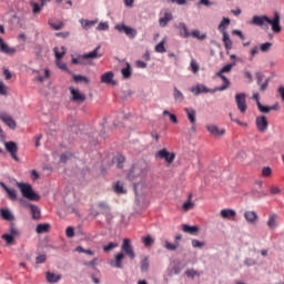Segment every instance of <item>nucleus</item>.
Instances as JSON below:
<instances>
[{
    "mask_svg": "<svg viewBox=\"0 0 284 284\" xmlns=\"http://www.w3.org/2000/svg\"><path fill=\"white\" fill-rule=\"evenodd\" d=\"M185 274L191 278H194V276H201V273H199V271H194V270H186Z\"/></svg>",
    "mask_w": 284,
    "mask_h": 284,
    "instance_id": "obj_55",
    "label": "nucleus"
},
{
    "mask_svg": "<svg viewBox=\"0 0 284 284\" xmlns=\"http://www.w3.org/2000/svg\"><path fill=\"white\" fill-rule=\"evenodd\" d=\"M183 232H185L186 234H196V232H199V226H190L187 224H184L182 226Z\"/></svg>",
    "mask_w": 284,
    "mask_h": 284,
    "instance_id": "obj_37",
    "label": "nucleus"
},
{
    "mask_svg": "<svg viewBox=\"0 0 284 284\" xmlns=\"http://www.w3.org/2000/svg\"><path fill=\"white\" fill-rule=\"evenodd\" d=\"M0 52H2L3 54H9L10 57H12V54L17 53V49L8 45L6 42L0 43Z\"/></svg>",
    "mask_w": 284,
    "mask_h": 284,
    "instance_id": "obj_21",
    "label": "nucleus"
},
{
    "mask_svg": "<svg viewBox=\"0 0 284 284\" xmlns=\"http://www.w3.org/2000/svg\"><path fill=\"white\" fill-rule=\"evenodd\" d=\"M50 231V224H38L36 232L37 234H45V232Z\"/></svg>",
    "mask_w": 284,
    "mask_h": 284,
    "instance_id": "obj_38",
    "label": "nucleus"
},
{
    "mask_svg": "<svg viewBox=\"0 0 284 284\" xmlns=\"http://www.w3.org/2000/svg\"><path fill=\"white\" fill-rule=\"evenodd\" d=\"M45 258H47L45 254L39 255L36 257V263L38 265H40L41 263H45Z\"/></svg>",
    "mask_w": 284,
    "mask_h": 284,
    "instance_id": "obj_62",
    "label": "nucleus"
},
{
    "mask_svg": "<svg viewBox=\"0 0 284 284\" xmlns=\"http://www.w3.org/2000/svg\"><path fill=\"white\" fill-rule=\"evenodd\" d=\"M220 215L222 216V219H227L229 221H232L236 216V211L232 209H223L220 212Z\"/></svg>",
    "mask_w": 284,
    "mask_h": 284,
    "instance_id": "obj_22",
    "label": "nucleus"
},
{
    "mask_svg": "<svg viewBox=\"0 0 284 284\" xmlns=\"http://www.w3.org/2000/svg\"><path fill=\"white\" fill-rule=\"evenodd\" d=\"M0 95L8 97V87L3 82H0Z\"/></svg>",
    "mask_w": 284,
    "mask_h": 284,
    "instance_id": "obj_53",
    "label": "nucleus"
},
{
    "mask_svg": "<svg viewBox=\"0 0 284 284\" xmlns=\"http://www.w3.org/2000/svg\"><path fill=\"white\" fill-rule=\"evenodd\" d=\"M276 221H278V215L276 213L271 214L267 221V226L270 227V230H276V227L278 226Z\"/></svg>",
    "mask_w": 284,
    "mask_h": 284,
    "instance_id": "obj_26",
    "label": "nucleus"
},
{
    "mask_svg": "<svg viewBox=\"0 0 284 284\" xmlns=\"http://www.w3.org/2000/svg\"><path fill=\"white\" fill-rule=\"evenodd\" d=\"M192 209H194V202H192V195H189V200L182 205V210L190 212Z\"/></svg>",
    "mask_w": 284,
    "mask_h": 284,
    "instance_id": "obj_39",
    "label": "nucleus"
},
{
    "mask_svg": "<svg viewBox=\"0 0 284 284\" xmlns=\"http://www.w3.org/2000/svg\"><path fill=\"white\" fill-rule=\"evenodd\" d=\"M190 37H193V39H199L200 41H204V39L207 38V36L201 34V31H199V30H193V31L190 33Z\"/></svg>",
    "mask_w": 284,
    "mask_h": 284,
    "instance_id": "obj_42",
    "label": "nucleus"
},
{
    "mask_svg": "<svg viewBox=\"0 0 284 284\" xmlns=\"http://www.w3.org/2000/svg\"><path fill=\"white\" fill-rule=\"evenodd\" d=\"M125 260V253L119 252L114 255V258L109 261V265L111 267H115L118 270H123V261Z\"/></svg>",
    "mask_w": 284,
    "mask_h": 284,
    "instance_id": "obj_7",
    "label": "nucleus"
},
{
    "mask_svg": "<svg viewBox=\"0 0 284 284\" xmlns=\"http://www.w3.org/2000/svg\"><path fill=\"white\" fill-rule=\"evenodd\" d=\"M73 80L75 83H80V81H83L84 83H90V80L83 75H73Z\"/></svg>",
    "mask_w": 284,
    "mask_h": 284,
    "instance_id": "obj_52",
    "label": "nucleus"
},
{
    "mask_svg": "<svg viewBox=\"0 0 284 284\" xmlns=\"http://www.w3.org/2000/svg\"><path fill=\"white\" fill-rule=\"evenodd\" d=\"M155 52H159L160 54H163L165 52V40H162L156 47Z\"/></svg>",
    "mask_w": 284,
    "mask_h": 284,
    "instance_id": "obj_45",
    "label": "nucleus"
},
{
    "mask_svg": "<svg viewBox=\"0 0 284 284\" xmlns=\"http://www.w3.org/2000/svg\"><path fill=\"white\" fill-rule=\"evenodd\" d=\"M190 92H192L194 97H199V94H207V92H212V90L207 89L204 84H196L190 89Z\"/></svg>",
    "mask_w": 284,
    "mask_h": 284,
    "instance_id": "obj_17",
    "label": "nucleus"
},
{
    "mask_svg": "<svg viewBox=\"0 0 284 284\" xmlns=\"http://www.w3.org/2000/svg\"><path fill=\"white\" fill-rule=\"evenodd\" d=\"M184 112L192 125V130H196V111L194 109L185 108Z\"/></svg>",
    "mask_w": 284,
    "mask_h": 284,
    "instance_id": "obj_16",
    "label": "nucleus"
},
{
    "mask_svg": "<svg viewBox=\"0 0 284 284\" xmlns=\"http://www.w3.org/2000/svg\"><path fill=\"white\" fill-rule=\"evenodd\" d=\"M140 265L141 272H148L150 270V258L148 256L142 257Z\"/></svg>",
    "mask_w": 284,
    "mask_h": 284,
    "instance_id": "obj_34",
    "label": "nucleus"
},
{
    "mask_svg": "<svg viewBox=\"0 0 284 284\" xmlns=\"http://www.w3.org/2000/svg\"><path fill=\"white\" fill-rule=\"evenodd\" d=\"M47 281L48 283H59V281H61V275H57L52 272H47Z\"/></svg>",
    "mask_w": 284,
    "mask_h": 284,
    "instance_id": "obj_31",
    "label": "nucleus"
},
{
    "mask_svg": "<svg viewBox=\"0 0 284 284\" xmlns=\"http://www.w3.org/2000/svg\"><path fill=\"white\" fill-rule=\"evenodd\" d=\"M178 29L180 30V36H182L183 39H187L190 37V31L184 22L179 23Z\"/></svg>",
    "mask_w": 284,
    "mask_h": 284,
    "instance_id": "obj_28",
    "label": "nucleus"
},
{
    "mask_svg": "<svg viewBox=\"0 0 284 284\" xmlns=\"http://www.w3.org/2000/svg\"><path fill=\"white\" fill-rule=\"evenodd\" d=\"M9 232V235H11L13 239H17V236H19V230L17 229V226H14V224L10 225Z\"/></svg>",
    "mask_w": 284,
    "mask_h": 284,
    "instance_id": "obj_46",
    "label": "nucleus"
},
{
    "mask_svg": "<svg viewBox=\"0 0 284 284\" xmlns=\"http://www.w3.org/2000/svg\"><path fill=\"white\" fill-rule=\"evenodd\" d=\"M113 190L116 194H125V189L123 187V183L122 182H116L113 185Z\"/></svg>",
    "mask_w": 284,
    "mask_h": 284,
    "instance_id": "obj_41",
    "label": "nucleus"
},
{
    "mask_svg": "<svg viewBox=\"0 0 284 284\" xmlns=\"http://www.w3.org/2000/svg\"><path fill=\"white\" fill-rule=\"evenodd\" d=\"M244 264L247 265L248 267H252V265H256V261L252 257H247L245 261H244Z\"/></svg>",
    "mask_w": 284,
    "mask_h": 284,
    "instance_id": "obj_63",
    "label": "nucleus"
},
{
    "mask_svg": "<svg viewBox=\"0 0 284 284\" xmlns=\"http://www.w3.org/2000/svg\"><path fill=\"white\" fill-rule=\"evenodd\" d=\"M123 79H130L132 77V67L126 63V67L121 70Z\"/></svg>",
    "mask_w": 284,
    "mask_h": 284,
    "instance_id": "obj_40",
    "label": "nucleus"
},
{
    "mask_svg": "<svg viewBox=\"0 0 284 284\" xmlns=\"http://www.w3.org/2000/svg\"><path fill=\"white\" fill-rule=\"evenodd\" d=\"M0 186L2 190H4V192H7L8 199H10V201H17V190L8 187V185H6L3 182H0Z\"/></svg>",
    "mask_w": 284,
    "mask_h": 284,
    "instance_id": "obj_20",
    "label": "nucleus"
},
{
    "mask_svg": "<svg viewBox=\"0 0 284 284\" xmlns=\"http://www.w3.org/2000/svg\"><path fill=\"white\" fill-rule=\"evenodd\" d=\"M172 19H173L172 13L165 12L164 17L159 19L160 27L165 28V26H168V22L172 21Z\"/></svg>",
    "mask_w": 284,
    "mask_h": 284,
    "instance_id": "obj_29",
    "label": "nucleus"
},
{
    "mask_svg": "<svg viewBox=\"0 0 284 284\" xmlns=\"http://www.w3.org/2000/svg\"><path fill=\"white\" fill-rule=\"evenodd\" d=\"M48 23L53 30H63V28H65V23H63L62 21L54 23V20L49 19Z\"/></svg>",
    "mask_w": 284,
    "mask_h": 284,
    "instance_id": "obj_36",
    "label": "nucleus"
},
{
    "mask_svg": "<svg viewBox=\"0 0 284 284\" xmlns=\"http://www.w3.org/2000/svg\"><path fill=\"white\" fill-rule=\"evenodd\" d=\"M0 216L4 220V221H13L14 216L12 215V213L10 212V210L7 209H0Z\"/></svg>",
    "mask_w": 284,
    "mask_h": 284,
    "instance_id": "obj_30",
    "label": "nucleus"
},
{
    "mask_svg": "<svg viewBox=\"0 0 284 284\" xmlns=\"http://www.w3.org/2000/svg\"><path fill=\"white\" fill-rule=\"evenodd\" d=\"M142 243L144 247H152V245H154V240L151 235H146L145 237H142Z\"/></svg>",
    "mask_w": 284,
    "mask_h": 284,
    "instance_id": "obj_43",
    "label": "nucleus"
},
{
    "mask_svg": "<svg viewBox=\"0 0 284 284\" xmlns=\"http://www.w3.org/2000/svg\"><path fill=\"white\" fill-rule=\"evenodd\" d=\"M70 93H71V100L74 101L75 103H83L85 101V95L81 94L79 90L74 88H70Z\"/></svg>",
    "mask_w": 284,
    "mask_h": 284,
    "instance_id": "obj_18",
    "label": "nucleus"
},
{
    "mask_svg": "<svg viewBox=\"0 0 284 284\" xmlns=\"http://www.w3.org/2000/svg\"><path fill=\"white\" fill-rule=\"evenodd\" d=\"M110 29V24H108V22H100L97 27V30L102 31V30H109Z\"/></svg>",
    "mask_w": 284,
    "mask_h": 284,
    "instance_id": "obj_57",
    "label": "nucleus"
},
{
    "mask_svg": "<svg viewBox=\"0 0 284 284\" xmlns=\"http://www.w3.org/2000/svg\"><path fill=\"white\" fill-rule=\"evenodd\" d=\"M61 50H62V51L60 52V51H59V48L55 47V48L53 49V52H54V54H55L58 68H59L60 70L65 71V70H68V65L61 61V59H63V57H65V47H62Z\"/></svg>",
    "mask_w": 284,
    "mask_h": 284,
    "instance_id": "obj_6",
    "label": "nucleus"
},
{
    "mask_svg": "<svg viewBox=\"0 0 284 284\" xmlns=\"http://www.w3.org/2000/svg\"><path fill=\"white\" fill-rule=\"evenodd\" d=\"M101 83L114 84V73L112 71L105 72L101 75Z\"/></svg>",
    "mask_w": 284,
    "mask_h": 284,
    "instance_id": "obj_25",
    "label": "nucleus"
},
{
    "mask_svg": "<svg viewBox=\"0 0 284 284\" xmlns=\"http://www.w3.org/2000/svg\"><path fill=\"white\" fill-rule=\"evenodd\" d=\"M234 65H236V62H232L230 64H226L219 72L222 73V74H225V72H231L232 68H234Z\"/></svg>",
    "mask_w": 284,
    "mask_h": 284,
    "instance_id": "obj_44",
    "label": "nucleus"
},
{
    "mask_svg": "<svg viewBox=\"0 0 284 284\" xmlns=\"http://www.w3.org/2000/svg\"><path fill=\"white\" fill-rule=\"evenodd\" d=\"M113 163H115L119 170L123 169V163H125V156L116 155L113 158Z\"/></svg>",
    "mask_w": 284,
    "mask_h": 284,
    "instance_id": "obj_33",
    "label": "nucleus"
},
{
    "mask_svg": "<svg viewBox=\"0 0 284 284\" xmlns=\"http://www.w3.org/2000/svg\"><path fill=\"white\" fill-rule=\"evenodd\" d=\"M97 207L100 209L101 214H103L108 221L112 220V212L110 211V206L105 202H99Z\"/></svg>",
    "mask_w": 284,
    "mask_h": 284,
    "instance_id": "obj_15",
    "label": "nucleus"
},
{
    "mask_svg": "<svg viewBox=\"0 0 284 284\" xmlns=\"http://www.w3.org/2000/svg\"><path fill=\"white\" fill-rule=\"evenodd\" d=\"M65 234H67L68 239H73V236H74V227L68 226L67 230H65Z\"/></svg>",
    "mask_w": 284,
    "mask_h": 284,
    "instance_id": "obj_58",
    "label": "nucleus"
},
{
    "mask_svg": "<svg viewBox=\"0 0 284 284\" xmlns=\"http://www.w3.org/2000/svg\"><path fill=\"white\" fill-rule=\"evenodd\" d=\"M0 120L3 121L8 128H11V130L17 128V122L6 112H0Z\"/></svg>",
    "mask_w": 284,
    "mask_h": 284,
    "instance_id": "obj_14",
    "label": "nucleus"
},
{
    "mask_svg": "<svg viewBox=\"0 0 284 284\" xmlns=\"http://www.w3.org/2000/svg\"><path fill=\"white\" fill-rule=\"evenodd\" d=\"M244 219L250 225H256L258 223V214L254 211H245Z\"/></svg>",
    "mask_w": 284,
    "mask_h": 284,
    "instance_id": "obj_13",
    "label": "nucleus"
},
{
    "mask_svg": "<svg viewBox=\"0 0 284 284\" xmlns=\"http://www.w3.org/2000/svg\"><path fill=\"white\" fill-rule=\"evenodd\" d=\"M163 115L170 116V121H172V123H179V119H176V116L173 113H170V111H163Z\"/></svg>",
    "mask_w": 284,
    "mask_h": 284,
    "instance_id": "obj_50",
    "label": "nucleus"
},
{
    "mask_svg": "<svg viewBox=\"0 0 284 284\" xmlns=\"http://www.w3.org/2000/svg\"><path fill=\"white\" fill-rule=\"evenodd\" d=\"M121 252L129 256L131 261H134L136 258V253H134V247L132 246V243L130 239H124L121 245Z\"/></svg>",
    "mask_w": 284,
    "mask_h": 284,
    "instance_id": "obj_3",
    "label": "nucleus"
},
{
    "mask_svg": "<svg viewBox=\"0 0 284 284\" xmlns=\"http://www.w3.org/2000/svg\"><path fill=\"white\" fill-rule=\"evenodd\" d=\"M217 77H220V79L224 81V85L219 88L220 92H223V90H227V88H230V80L227 79V77L220 72H217Z\"/></svg>",
    "mask_w": 284,
    "mask_h": 284,
    "instance_id": "obj_32",
    "label": "nucleus"
},
{
    "mask_svg": "<svg viewBox=\"0 0 284 284\" xmlns=\"http://www.w3.org/2000/svg\"><path fill=\"white\" fill-rule=\"evenodd\" d=\"M262 175L263 176H271L272 175V169L270 166L262 169Z\"/></svg>",
    "mask_w": 284,
    "mask_h": 284,
    "instance_id": "obj_61",
    "label": "nucleus"
},
{
    "mask_svg": "<svg viewBox=\"0 0 284 284\" xmlns=\"http://www.w3.org/2000/svg\"><path fill=\"white\" fill-rule=\"evenodd\" d=\"M20 203H23V205L26 207H29L30 209V212H31V215H32V219L34 221H39V219H41V210L39 209V206L34 205V204H30L23 200H20Z\"/></svg>",
    "mask_w": 284,
    "mask_h": 284,
    "instance_id": "obj_10",
    "label": "nucleus"
},
{
    "mask_svg": "<svg viewBox=\"0 0 284 284\" xmlns=\"http://www.w3.org/2000/svg\"><path fill=\"white\" fill-rule=\"evenodd\" d=\"M173 98H174V101H176L178 103H183L185 95H183V92H181V90H178V88L174 87Z\"/></svg>",
    "mask_w": 284,
    "mask_h": 284,
    "instance_id": "obj_27",
    "label": "nucleus"
},
{
    "mask_svg": "<svg viewBox=\"0 0 284 284\" xmlns=\"http://www.w3.org/2000/svg\"><path fill=\"white\" fill-rule=\"evenodd\" d=\"M156 159H164L166 163H174L176 154L174 152H169L168 149H162L155 153Z\"/></svg>",
    "mask_w": 284,
    "mask_h": 284,
    "instance_id": "obj_4",
    "label": "nucleus"
},
{
    "mask_svg": "<svg viewBox=\"0 0 284 284\" xmlns=\"http://www.w3.org/2000/svg\"><path fill=\"white\" fill-rule=\"evenodd\" d=\"M257 109H258L260 112H262L263 114H270V112H271L270 106L262 105L261 102H257Z\"/></svg>",
    "mask_w": 284,
    "mask_h": 284,
    "instance_id": "obj_49",
    "label": "nucleus"
},
{
    "mask_svg": "<svg viewBox=\"0 0 284 284\" xmlns=\"http://www.w3.org/2000/svg\"><path fill=\"white\" fill-rule=\"evenodd\" d=\"M115 30L124 32V34H126V37H129L130 39H134L136 37V29L128 27L125 24H116Z\"/></svg>",
    "mask_w": 284,
    "mask_h": 284,
    "instance_id": "obj_12",
    "label": "nucleus"
},
{
    "mask_svg": "<svg viewBox=\"0 0 284 284\" xmlns=\"http://www.w3.org/2000/svg\"><path fill=\"white\" fill-rule=\"evenodd\" d=\"M235 103L237 105V110H240L242 114H245L247 112V102L245 93H237L235 95Z\"/></svg>",
    "mask_w": 284,
    "mask_h": 284,
    "instance_id": "obj_5",
    "label": "nucleus"
},
{
    "mask_svg": "<svg viewBox=\"0 0 284 284\" xmlns=\"http://www.w3.org/2000/svg\"><path fill=\"white\" fill-rule=\"evenodd\" d=\"M80 23L83 30H90V28H94L99 23V20L80 19Z\"/></svg>",
    "mask_w": 284,
    "mask_h": 284,
    "instance_id": "obj_24",
    "label": "nucleus"
},
{
    "mask_svg": "<svg viewBox=\"0 0 284 284\" xmlns=\"http://www.w3.org/2000/svg\"><path fill=\"white\" fill-rule=\"evenodd\" d=\"M115 247H119V243L110 242L108 245L103 246V252H110Z\"/></svg>",
    "mask_w": 284,
    "mask_h": 284,
    "instance_id": "obj_47",
    "label": "nucleus"
},
{
    "mask_svg": "<svg viewBox=\"0 0 284 284\" xmlns=\"http://www.w3.org/2000/svg\"><path fill=\"white\" fill-rule=\"evenodd\" d=\"M99 50H101V45H98L93 51L83 54L82 59H101L103 54H99Z\"/></svg>",
    "mask_w": 284,
    "mask_h": 284,
    "instance_id": "obj_23",
    "label": "nucleus"
},
{
    "mask_svg": "<svg viewBox=\"0 0 284 284\" xmlns=\"http://www.w3.org/2000/svg\"><path fill=\"white\" fill-rule=\"evenodd\" d=\"M4 148L9 154H11V159L13 161H17L19 163V156L17 155V152H19V146H17V143L13 141L6 142Z\"/></svg>",
    "mask_w": 284,
    "mask_h": 284,
    "instance_id": "obj_9",
    "label": "nucleus"
},
{
    "mask_svg": "<svg viewBox=\"0 0 284 284\" xmlns=\"http://www.w3.org/2000/svg\"><path fill=\"white\" fill-rule=\"evenodd\" d=\"M257 53H258V47H255V48L251 49V51H250V54H251L250 61H253L254 57H256Z\"/></svg>",
    "mask_w": 284,
    "mask_h": 284,
    "instance_id": "obj_64",
    "label": "nucleus"
},
{
    "mask_svg": "<svg viewBox=\"0 0 284 284\" xmlns=\"http://www.w3.org/2000/svg\"><path fill=\"white\" fill-rule=\"evenodd\" d=\"M227 26H230V18H223L219 26V30L225 29Z\"/></svg>",
    "mask_w": 284,
    "mask_h": 284,
    "instance_id": "obj_54",
    "label": "nucleus"
},
{
    "mask_svg": "<svg viewBox=\"0 0 284 284\" xmlns=\"http://www.w3.org/2000/svg\"><path fill=\"white\" fill-rule=\"evenodd\" d=\"M17 187L20 190L23 199L28 201H40L41 196L34 192V189L29 183L18 182Z\"/></svg>",
    "mask_w": 284,
    "mask_h": 284,
    "instance_id": "obj_2",
    "label": "nucleus"
},
{
    "mask_svg": "<svg viewBox=\"0 0 284 284\" xmlns=\"http://www.w3.org/2000/svg\"><path fill=\"white\" fill-rule=\"evenodd\" d=\"M192 246L193 247H204L205 246V243L204 242H201L199 240H192Z\"/></svg>",
    "mask_w": 284,
    "mask_h": 284,
    "instance_id": "obj_60",
    "label": "nucleus"
},
{
    "mask_svg": "<svg viewBox=\"0 0 284 284\" xmlns=\"http://www.w3.org/2000/svg\"><path fill=\"white\" fill-rule=\"evenodd\" d=\"M251 23L252 26H258L260 28H267V26H271L274 34H280V32L283 30V27H281V13L278 12H274L273 19L267 16H254Z\"/></svg>",
    "mask_w": 284,
    "mask_h": 284,
    "instance_id": "obj_1",
    "label": "nucleus"
},
{
    "mask_svg": "<svg viewBox=\"0 0 284 284\" xmlns=\"http://www.w3.org/2000/svg\"><path fill=\"white\" fill-rule=\"evenodd\" d=\"M164 247H165L166 250H170L171 252H174V251H176V247H179V245L172 244V243H170L169 241H165Z\"/></svg>",
    "mask_w": 284,
    "mask_h": 284,
    "instance_id": "obj_56",
    "label": "nucleus"
},
{
    "mask_svg": "<svg viewBox=\"0 0 284 284\" xmlns=\"http://www.w3.org/2000/svg\"><path fill=\"white\" fill-rule=\"evenodd\" d=\"M3 241H6L7 245H12L14 242V237L8 233L2 235Z\"/></svg>",
    "mask_w": 284,
    "mask_h": 284,
    "instance_id": "obj_48",
    "label": "nucleus"
},
{
    "mask_svg": "<svg viewBox=\"0 0 284 284\" xmlns=\"http://www.w3.org/2000/svg\"><path fill=\"white\" fill-rule=\"evenodd\" d=\"M207 132L215 139H221V136H225V129H219L217 125L214 124H207L206 125Z\"/></svg>",
    "mask_w": 284,
    "mask_h": 284,
    "instance_id": "obj_11",
    "label": "nucleus"
},
{
    "mask_svg": "<svg viewBox=\"0 0 284 284\" xmlns=\"http://www.w3.org/2000/svg\"><path fill=\"white\" fill-rule=\"evenodd\" d=\"M270 48H272V42H266V43L261 44L260 50L262 52H267L270 50Z\"/></svg>",
    "mask_w": 284,
    "mask_h": 284,
    "instance_id": "obj_59",
    "label": "nucleus"
},
{
    "mask_svg": "<svg viewBox=\"0 0 284 284\" xmlns=\"http://www.w3.org/2000/svg\"><path fill=\"white\" fill-rule=\"evenodd\" d=\"M223 43L226 50H232V40L226 31H223Z\"/></svg>",
    "mask_w": 284,
    "mask_h": 284,
    "instance_id": "obj_35",
    "label": "nucleus"
},
{
    "mask_svg": "<svg viewBox=\"0 0 284 284\" xmlns=\"http://www.w3.org/2000/svg\"><path fill=\"white\" fill-rule=\"evenodd\" d=\"M255 77L257 79V85H260L261 92H265L267 90V87L270 85V79H266L264 83H262L264 77L263 73L257 72L255 73Z\"/></svg>",
    "mask_w": 284,
    "mask_h": 284,
    "instance_id": "obj_19",
    "label": "nucleus"
},
{
    "mask_svg": "<svg viewBox=\"0 0 284 284\" xmlns=\"http://www.w3.org/2000/svg\"><path fill=\"white\" fill-rule=\"evenodd\" d=\"M255 125L258 132L265 133L267 132V128H270V122L265 115H260L255 119Z\"/></svg>",
    "mask_w": 284,
    "mask_h": 284,
    "instance_id": "obj_8",
    "label": "nucleus"
},
{
    "mask_svg": "<svg viewBox=\"0 0 284 284\" xmlns=\"http://www.w3.org/2000/svg\"><path fill=\"white\" fill-rule=\"evenodd\" d=\"M199 70H200V67L196 60H191V72H193V74H196Z\"/></svg>",
    "mask_w": 284,
    "mask_h": 284,
    "instance_id": "obj_51",
    "label": "nucleus"
}]
</instances>
